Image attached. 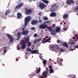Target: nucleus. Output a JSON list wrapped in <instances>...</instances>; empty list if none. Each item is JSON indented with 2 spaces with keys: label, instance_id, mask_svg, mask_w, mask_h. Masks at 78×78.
<instances>
[{
  "label": "nucleus",
  "instance_id": "nucleus-1",
  "mask_svg": "<svg viewBox=\"0 0 78 78\" xmlns=\"http://www.w3.org/2000/svg\"><path fill=\"white\" fill-rule=\"evenodd\" d=\"M48 27V25L47 24H45L44 23L40 25L38 27L40 29H43V30L47 29Z\"/></svg>",
  "mask_w": 78,
  "mask_h": 78
},
{
  "label": "nucleus",
  "instance_id": "nucleus-2",
  "mask_svg": "<svg viewBox=\"0 0 78 78\" xmlns=\"http://www.w3.org/2000/svg\"><path fill=\"white\" fill-rule=\"evenodd\" d=\"M27 51H31V53H32V54H37V53L39 52V51L37 50H34L32 51V50H31V49L28 47H27Z\"/></svg>",
  "mask_w": 78,
  "mask_h": 78
},
{
  "label": "nucleus",
  "instance_id": "nucleus-3",
  "mask_svg": "<svg viewBox=\"0 0 78 78\" xmlns=\"http://www.w3.org/2000/svg\"><path fill=\"white\" fill-rule=\"evenodd\" d=\"M25 10L26 11L25 12V14L26 15H29V14H30L32 12V10L31 9H28L27 8H25Z\"/></svg>",
  "mask_w": 78,
  "mask_h": 78
},
{
  "label": "nucleus",
  "instance_id": "nucleus-4",
  "mask_svg": "<svg viewBox=\"0 0 78 78\" xmlns=\"http://www.w3.org/2000/svg\"><path fill=\"white\" fill-rule=\"evenodd\" d=\"M45 6H46V5L43 2H41L39 4V7L42 10H43L44 8H45Z\"/></svg>",
  "mask_w": 78,
  "mask_h": 78
},
{
  "label": "nucleus",
  "instance_id": "nucleus-5",
  "mask_svg": "<svg viewBox=\"0 0 78 78\" xmlns=\"http://www.w3.org/2000/svg\"><path fill=\"white\" fill-rule=\"evenodd\" d=\"M26 44H28V45H27L28 47H30L31 45V43L30 42H29L30 41V40L27 37H26L24 38Z\"/></svg>",
  "mask_w": 78,
  "mask_h": 78
},
{
  "label": "nucleus",
  "instance_id": "nucleus-6",
  "mask_svg": "<svg viewBox=\"0 0 78 78\" xmlns=\"http://www.w3.org/2000/svg\"><path fill=\"white\" fill-rule=\"evenodd\" d=\"M7 36L8 38H9V42L10 43H11V42H13V41H14V38H13L11 36V35L9 34H7Z\"/></svg>",
  "mask_w": 78,
  "mask_h": 78
},
{
  "label": "nucleus",
  "instance_id": "nucleus-7",
  "mask_svg": "<svg viewBox=\"0 0 78 78\" xmlns=\"http://www.w3.org/2000/svg\"><path fill=\"white\" fill-rule=\"evenodd\" d=\"M23 5V3L22 2L20 3L18 5H17L16 8H15V9H20L22 6Z\"/></svg>",
  "mask_w": 78,
  "mask_h": 78
},
{
  "label": "nucleus",
  "instance_id": "nucleus-8",
  "mask_svg": "<svg viewBox=\"0 0 78 78\" xmlns=\"http://www.w3.org/2000/svg\"><path fill=\"white\" fill-rule=\"evenodd\" d=\"M49 71L48 70H46L43 72L42 73L43 76H44V78H46L47 77V74L48 73Z\"/></svg>",
  "mask_w": 78,
  "mask_h": 78
},
{
  "label": "nucleus",
  "instance_id": "nucleus-9",
  "mask_svg": "<svg viewBox=\"0 0 78 78\" xmlns=\"http://www.w3.org/2000/svg\"><path fill=\"white\" fill-rule=\"evenodd\" d=\"M57 8L58 7L56 5L54 4L52 5L51 8L52 9H53L52 11H55V9H56V8Z\"/></svg>",
  "mask_w": 78,
  "mask_h": 78
},
{
  "label": "nucleus",
  "instance_id": "nucleus-10",
  "mask_svg": "<svg viewBox=\"0 0 78 78\" xmlns=\"http://www.w3.org/2000/svg\"><path fill=\"white\" fill-rule=\"evenodd\" d=\"M28 33H29V30H25L22 32V34L23 35H27Z\"/></svg>",
  "mask_w": 78,
  "mask_h": 78
},
{
  "label": "nucleus",
  "instance_id": "nucleus-11",
  "mask_svg": "<svg viewBox=\"0 0 78 78\" xmlns=\"http://www.w3.org/2000/svg\"><path fill=\"white\" fill-rule=\"evenodd\" d=\"M61 60H62V59H60V58H57V62L58 64H59V66H61V64L62 63Z\"/></svg>",
  "mask_w": 78,
  "mask_h": 78
},
{
  "label": "nucleus",
  "instance_id": "nucleus-12",
  "mask_svg": "<svg viewBox=\"0 0 78 78\" xmlns=\"http://www.w3.org/2000/svg\"><path fill=\"white\" fill-rule=\"evenodd\" d=\"M73 3V0H67L66 1V3H67L69 5H70Z\"/></svg>",
  "mask_w": 78,
  "mask_h": 78
},
{
  "label": "nucleus",
  "instance_id": "nucleus-13",
  "mask_svg": "<svg viewBox=\"0 0 78 78\" xmlns=\"http://www.w3.org/2000/svg\"><path fill=\"white\" fill-rule=\"evenodd\" d=\"M38 22V21H37V20H33L31 21V24L32 25H35V24H36Z\"/></svg>",
  "mask_w": 78,
  "mask_h": 78
},
{
  "label": "nucleus",
  "instance_id": "nucleus-14",
  "mask_svg": "<svg viewBox=\"0 0 78 78\" xmlns=\"http://www.w3.org/2000/svg\"><path fill=\"white\" fill-rule=\"evenodd\" d=\"M30 19H31V17L30 16H27L25 18L24 20L27 22H29Z\"/></svg>",
  "mask_w": 78,
  "mask_h": 78
},
{
  "label": "nucleus",
  "instance_id": "nucleus-15",
  "mask_svg": "<svg viewBox=\"0 0 78 78\" xmlns=\"http://www.w3.org/2000/svg\"><path fill=\"white\" fill-rule=\"evenodd\" d=\"M50 16L51 17H56V14L54 12H52L50 14Z\"/></svg>",
  "mask_w": 78,
  "mask_h": 78
},
{
  "label": "nucleus",
  "instance_id": "nucleus-16",
  "mask_svg": "<svg viewBox=\"0 0 78 78\" xmlns=\"http://www.w3.org/2000/svg\"><path fill=\"white\" fill-rule=\"evenodd\" d=\"M17 17L18 19H20L22 17V13L18 12L17 14Z\"/></svg>",
  "mask_w": 78,
  "mask_h": 78
},
{
  "label": "nucleus",
  "instance_id": "nucleus-17",
  "mask_svg": "<svg viewBox=\"0 0 78 78\" xmlns=\"http://www.w3.org/2000/svg\"><path fill=\"white\" fill-rule=\"evenodd\" d=\"M10 12L11 11H10V10L9 9H8V10H6L5 11V16H7L8 14H9V13H10Z\"/></svg>",
  "mask_w": 78,
  "mask_h": 78
},
{
  "label": "nucleus",
  "instance_id": "nucleus-18",
  "mask_svg": "<svg viewBox=\"0 0 78 78\" xmlns=\"http://www.w3.org/2000/svg\"><path fill=\"white\" fill-rule=\"evenodd\" d=\"M61 30V28L60 27H57L55 29V31L57 33H58L59 31H60V30Z\"/></svg>",
  "mask_w": 78,
  "mask_h": 78
},
{
  "label": "nucleus",
  "instance_id": "nucleus-19",
  "mask_svg": "<svg viewBox=\"0 0 78 78\" xmlns=\"http://www.w3.org/2000/svg\"><path fill=\"white\" fill-rule=\"evenodd\" d=\"M41 1L44 3H46V4H48L49 3V2L47 0H41Z\"/></svg>",
  "mask_w": 78,
  "mask_h": 78
},
{
  "label": "nucleus",
  "instance_id": "nucleus-20",
  "mask_svg": "<svg viewBox=\"0 0 78 78\" xmlns=\"http://www.w3.org/2000/svg\"><path fill=\"white\" fill-rule=\"evenodd\" d=\"M62 45L63 46V47H68V44L66 43H63L62 44Z\"/></svg>",
  "mask_w": 78,
  "mask_h": 78
},
{
  "label": "nucleus",
  "instance_id": "nucleus-21",
  "mask_svg": "<svg viewBox=\"0 0 78 78\" xmlns=\"http://www.w3.org/2000/svg\"><path fill=\"white\" fill-rule=\"evenodd\" d=\"M57 43L58 44H59L60 43L61 44H60V45H62V41H59V40H57Z\"/></svg>",
  "mask_w": 78,
  "mask_h": 78
},
{
  "label": "nucleus",
  "instance_id": "nucleus-22",
  "mask_svg": "<svg viewBox=\"0 0 78 78\" xmlns=\"http://www.w3.org/2000/svg\"><path fill=\"white\" fill-rule=\"evenodd\" d=\"M60 51L61 53H62V52H64V51H66V50L62 48H60Z\"/></svg>",
  "mask_w": 78,
  "mask_h": 78
},
{
  "label": "nucleus",
  "instance_id": "nucleus-23",
  "mask_svg": "<svg viewBox=\"0 0 78 78\" xmlns=\"http://www.w3.org/2000/svg\"><path fill=\"white\" fill-rule=\"evenodd\" d=\"M21 32H19L17 34L18 36L19 37V38L17 39L18 40L20 39V35H21Z\"/></svg>",
  "mask_w": 78,
  "mask_h": 78
},
{
  "label": "nucleus",
  "instance_id": "nucleus-24",
  "mask_svg": "<svg viewBox=\"0 0 78 78\" xmlns=\"http://www.w3.org/2000/svg\"><path fill=\"white\" fill-rule=\"evenodd\" d=\"M24 26L25 27H26L27 25H28V21H27L24 20Z\"/></svg>",
  "mask_w": 78,
  "mask_h": 78
},
{
  "label": "nucleus",
  "instance_id": "nucleus-25",
  "mask_svg": "<svg viewBox=\"0 0 78 78\" xmlns=\"http://www.w3.org/2000/svg\"><path fill=\"white\" fill-rule=\"evenodd\" d=\"M51 35H54L55 34V30H52L51 31Z\"/></svg>",
  "mask_w": 78,
  "mask_h": 78
},
{
  "label": "nucleus",
  "instance_id": "nucleus-26",
  "mask_svg": "<svg viewBox=\"0 0 78 78\" xmlns=\"http://www.w3.org/2000/svg\"><path fill=\"white\" fill-rule=\"evenodd\" d=\"M45 40H46V38H44L42 41V44H45Z\"/></svg>",
  "mask_w": 78,
  "mask_h": 78
},
{
  "label": "nucleus",
  "instance_id": "nucleus-27",
  "mask_svg": "<svg viewBox=\"0 0 78 78\" xmlns=\"http://www.w3.org/2000/svg\"><path fill=\"white\" fill-rule=\"evenodd\" d=\"M68 16V15L67 14H65L63 15V19H66L67 18Z\"/></svg>",
  "mask_w": 78,
  "mask_h": 78
},
{
  "label": "nucleus",
  "instance_id": "nucleus-28",
  "mask_svg": "<svg viewBox=\"0 0 78 78\" xmlns=\"http://www.w3.org/2000/svg\"><path fill=\"white\" fill-rule=\"evenodd\" d=\"M40 72H41V68L39 67L37 70L36 73H39Z\"/></svg>",
  "mask_w": 78,
  "mask_h": 78
},
{
  "label": "nucleus",
  "instance_id": "nucleus-29",
  "mask_svg": "<svg viewBox=\"0 0 78 78\" xmlns=\"http://www.w3.org/2000/svg\"><path fill=\"white\" fill-rule=\"evenodd\" d=\"M49 71L50 72V73H54V71H53V69H50Z\"/></svg>",
  "mask_w": 78,
  "mask_h": 78
},
{
  "label": "nucleus",
  "instance_id": "nucleus-30",
  "mask_svg": "<svg viewBox=\"0 0 78 78\" xmlns=\"http://www.w3.org/2000/svg\"><path fill=\"white\" fill-rule=\"evenodd\" d=\"M17 48L18 50H20V45H17Z\"/></svg>",
  "mask_w": 78,
  "mask_h": 78
},
{
  "label": "nucleus",
  "instance_id": "nucleus-31",
  "mask_svg": "<svg viewBox=\"0 0 78 78\" xmlns=\"http://www.w3.org/2000/svg\"><path fill=\"white\" fill-rule=\"evenodd\" d=\"M43 20H48V18L46 17H43Z\"/></svg>",
  "mask_w": 78,
  "mask_h": 78
},
{
  "label": "nucleus",
  "instance_id": "nucleus-32",
  "mask_svg": "<svg viewBox=\"0 0 78 78\" xmlns=\"http://www.w3.org/2000/svg\"><path fill=\"white\" fill-rule=\"evenodd\" d=\"M43 63L44 65H46V64H47V61L45 60H43Z\"/></svg>",
  "mask_w": 78,
  "mask_h": 78
},
{
  "label": "nucleus",
  "instance_id": "nucleus-33",
  "mask_svg": "<svg viewBox=\"0 0 78 78\" xmlns=\"http://www.w3.org/2000/svg\"><path fill=\"white\" fill-rule=\"evenodd\" d=\"M25 45H26L25 44H23L21 46V47L22 48H25Z\"/></svg>",
  "mask_w": 78,
  "mask_h": 78
},
{
  "label": "nucleus",
  "instance_id": "nucleus-34",
  "mask_svg": "<svg viewBox=\"0 0 78 78\" xmlns=\"http://www.w3.org/2000/svg\"><path fill=\"white\" fill-rule=\"evenodd\" d=\"M37 42V40L36 38L35 39V40H34V44H36V43Z\"/></svg>",
  "mask_w": 78,
  "mask_h": 78
},
{
  "label": "nucleus",
  "instance_id": "nucleus-35",
  "mask_svg": "<svg viewBox=\"0 0 78 78\" xmlns=\"http://www.w3.org/2000/svg\"><path fill=\"white\" fill-rule=\"evenodd\" d=\"M54 48L55 49H57L58 48V45L56 44H54Z\"/></svg>",
  "mask_w": 78,
  "mask_h": 78
},
{
  "label": "nucleus",
  "instance_id": "nucleus-36",
  "mask_svg": "<svg viewBox=\"0 0 78 78\" xmlns=\"http://www.w3.org/2000/svg\"><path fill=\"white\" fill-rule=\"evenodd\" d=\"M63 31H66V30H67V28L66 27H64L63 28Z\"/></svg>",
  "mask_w": 78,
  "mask_h": 78
},
{
  "label": "nucleus",
  "instance_id": "nucleus-37",
  "mask_svg": "<svg viewBox=\"0 0 78 78\" xmlns=\"http://www.w3.org/2000/svg\"><path fill=\"white\" fill-rule=\"evenodd\" d=\"M71 44H73V45H74L75 44V42H74L73 41L71 42Z\"/></svg>",
  "mask_w": 78,
  "mask_h": 78
},
{
  "label": "nucleus",
  "instance_id": "nucleus-38",
  "mask_svg": "<svg viewBox=\"0 0 78 78\" xmlns=\"http://www.w3.org/2000/svg\"><path fill=\"white\" fill-rule=\"evenodd\" d=\"M34 37H36L37 36V34L36 33L35 34H34Z\"/></svg>",
  "mask_w": 78,
  "mask_h": 78
},
{
  "label": "nucleus",
  "instance_id": "nucleus-39",
  "mask_svg": "<svg viewBox=\"0 0 78 78\" xmlns=\"http://www.w3.org/2000/svg\"><path fill=\"white\" fill-rule=\"evenodd\" d=\"M75 11H77L78 10V5L77 6V7L74 9Z\"/></svg>",
  "mask_w": 78,
  "mask_h": 78
},
{
  "label": "nucleus",
  "instance_id": "nucleus-40",
  "mask_svg": "<svg viewBox=\"0 0 78 78\" xmlns=\"http://www.w3.org/2000/svg\"><path fill=\"white\" fill-rule=\"evenodd\" d=\"M42 40V39L41 38H39L37 40V42H39V41H41Z\"/></svg>",
  "mask_w": 78,
  "mask_h": 78
},
{
  "label": "nucleus",
  "instance_id": "nucleus-41",
  "mask_svg": "<svg viewBox=\"0 0 78 78\" xmlns=\"http://www.w3.org/2000/svg\"><path fill=\"white\" fill-rule=\"evenodd\" d=\"M73 47L74 48H78V45H76V46H75V45Z\"/></svg>",
  "mask_w": 78,
  "mask_h": 78
},
{
  "label": "nucleus",
  "instance_id": "nucleus-42",
  "mask_svg": "<svg viewBox=\"0 0 78 78\" xmlns=\"http://www.w3.org/2000/svg\"><path fill=\"white\" fill-rule=\"evenodd\" d=\"M35 29L34 27H32L31 28V30H35Z\"/></svg>",
  "mask_w": 78,
  "mask_h": 78
},
{
  "label": "nucleus",
  "instance_id": "nucleus-43",
  "mask_svg": "<svg viewBox=\"0 0 78 78\" xmlns=\"http://www.w3.org/2000/svg\"><path fill=\"white\" fill-rule=\"evenodd\" d=\"M48 30H49V31H52V30H51V27H50L49 28Z\"/></svg>",
  "mask_w": 78,
  "mask_h": 78
},
{
  "label": "nucleus",
  "instance_id": "nucleus-44",
  "mask_svg": "<svg viewBox=\"0 0 78 78\" xmlns=\"http://www.w3.org/2000/svg\"><path fill=\"white\" fill-rule=\"evenodd\" d=\"M48 67L50 69H52V66H48Z\"/></svg>",
  "mask_w": 78,
  "mask_h": 78
},
{
  "label": "nucleus",
  "instance_id": "nucleus-45",
  "mask_svg": "<svg viewBox=\"0 0 78 78\" xmlns=\"http://www.w3.org/2000/svg\"><path fill=\"white\" fill-rule=\"evenodd\" d=\"M38 22L39 23H41L42 22V20H38Z\"/></svg>",
  "mask_w": 78,
  "mask_h": 78
},
{
  "label": "nucleus",
  "instance_id": "nucleus-46",
  "mask_svg": "<svg viewBox=\"0 0 78 78\" xmlns=\"http://www.w3.org/2000/svg\"><path fill=\"white\" fill-rule=\"evenodd\" d=\"M51 48H55L54 46V45L51 46Z\"/></svg>",
  "mask_w": 78,
  "mask_h": 78
},
{
  "label": "nucleus",
  "instance_id": "nucleus-47",
  "mask_svg": "<svg viewBox=\"0 0 78 78\" xmlns=\"http://www.w3.org/2000/svg\"><path fill=\"white\" fill-rule=\"evenodd\" d=\"M25 30V28L24 27H23L22 28V30L23 31H24Z\"/></svg>",
  "mask_w": 78,
  "mask_h": 78
},
{
  "label": "nucleus",
  "instance_id": "nucleus-48",
  "mask_svg": "<svg viewBox=\"0 0 78 78\" xmlns=\"http://www.w3.org/2000/svg\"><path fill=\"white\" fill-rule=\"evenodd\" d=\"M45 22L46 23H49V22H50V21L48 20L47 21H46Z\"/></svg>",
  "mask_w": 78,
  "mask_h": 78
},
{
  "label": "nucleus",
  "instance_id": "nucleus-49",
  "mask_svg": "<svg viewBox=\"0 0 78 78\" xmlns=\"http://www.w3.org/2000/svg\"><path fill=\"white\" fill-rule=\"evenodd\" d=\"M42 12H41L39 13V16H42V15L41 14H42Z\"/></svg>",
  "mask_w": 78,
  "mask_h": 78
},
{
  "label": "nucleus",
  "instance_id": "nucleus-50",
  "mask_svg": "<svg viewBox=\"0 0 78 78\" xmlns=\"http://www.w3.org/2000/svg\"><path fill=\"white\" fill-rule=\"evenodd\" d=\"M6 50H7L6 49H5V51H4V53L5 54V53H6Z\"/></svg>",
  "mask_w": 78,
  "mask_h": 78
},
{
  "label": "nucleus",
  "instance_id": "nucleus-51",
  "mask_svg": "<svg viewBox=\"0 0 78 78\" xmlns=\"http://www.w3.org/2000/svg\"><path fill=\"white\" fill-rule=\"evenodd\" d=\"M69 50H72V51H73V50H76V48H74V49L70 48L69 49Z\"/></svg>",
  "mask_w": 78,
  "mask_h": 78
},
{
  "label": "nucleus",
  "instance_id": "nucleus-52",
  "mask_svg": "<svg viewBox=\"0 0 78 78\" xmlns=\"http://www.w3.org/2000/svg\"><path fill=\"white\" fill-rule=\"evenodd\" d=\"M48 41H50V40H51V37H49L48 38Z\"/></svg>",
  "mask_w": 78,
  "mask_h": 78
},
{
  "label": "nucleus",
  "instance_id": "nucleus-53",
  "mask_svg": "<svg viewBox=\"0 0 78 78\" xmlns=\"http://www.w3.org/2000/svg\"><path fill=\"white\" fill-rule=\"evenodd\" d=\"M49 40H48V39H47L46 40H45V42L46 43V42H48V41Z\"/></svg>",
  "mask_w": 78,
  "mask_h": 78
},
{
  "label": "nucleus",
  "instance_id": "nucleus-54",
  "mask_svg": "<svg viewBox=\"0 0 78 78\" xmlns=\"http://www.w3.org/2000/svg\"><path fill=\"white\" fill-rule=\"evenodd\" d=\"M21 2V0H19L18 1V3H20Z\"/></svg>",
  "mask_w": 78,
  "mask_h": 78
},
{
  "label": "nucleus",
  "instance_id": "nucleus-55",
  "mask_svg": "<svg viewBox=\"0 0 78 78\" xmlns=\"http://www.w3.org/2000/svg\"><path fill=\"white\" fill-rule=\"evenodd\" d=\"M37 77H38V78L40 77V76H39V75L37 76Z\"/></svg>",
  "mask_w": 78,
  "mask_h": 78
},
{
  "label": "nucleus",
  "instance_id": "nucleus-56",
  "mask_svg": "<svg viewBox=\"0 0 78 78\" xmlns=\"http://www.w3.org/2000/svg\"><path fill=\"white\" fill-rule=\"evenodd\" d=\"M23 42V41L21 40L20 41V43H22Z\"/></svg>",
  "mask_w": 78,
  "mask_h": 78
},
{
  "label": "nucleus",
  "instance_id": "nucleus-57",
  "mask_svg": "<svg viewBox=\"0 0 78 78\" xmlns=\"http://www.w3.org/2000/svg\"><path fill=\"white\" fill-rule=\"evenodd\" d=\"M69 76H72V75L69 74Z\"/></svg>",
  "mask_w": 78,
  "mask_h": 78
},
{
  "label": "nucleus",
  "instance_id": "nucleus-58",
  "mask_svg": "<svg viewBox=\"0 0 78 78\" xmlns=\"http://www.w3.org/2000/svg\"><path fill=\"white\" fill-rule=\"evenodd\" d=\"M3 48H6V47H4Z\"/></svg>",
  "mask_w": 78,
  "mask_h": 78
},
{
  "label": "nucleus",
  "instance_id": "nucleus-59",
  "mask_svg": "<svg viewBox=\"0 0 78 78\" xmlns=\"http://www.w3.org/2000/svg\"><path fill=\"white\" fill-rule=\"evenodd\" d=\"M41 55L40 54V55L39 56V57L40 58H41Z\"/></svg>",
  "mask_w": 78,
  "mask_h": 78
},
{
  "label": "nucleus",
  "instance_id": "nucleus-60",
  "mask_svg": "<svg viewBox=\"0 0 78 78\" xmlns=\"http://www.w3.org/2000/svg\"><path fill=\"white\" fill-rule=\"evenodd\" d=\"M31 0L32 1H36V0Z\"/></svg>",
  "mask_w": 78,
  "mask_h": 78
},
{
  "label": "nucleus",
  "instance_id": "nucleus-61",
  "mask_svg": "<svg viewBox=\"0 0 78 78\" xmlns=\"http://www.w3.org/2000/svg\"><path fill=\"white\" fill-rule=\"evenodd\" d=\"M77 39H78V34H77Z\"/></svg>",
  "mask_w": 78,
  "mask_h": 78
},
{
  "label": "nucleus",
  "instance_id": "nucleus-62",
  "mask_svg": "<svg viewBox=\"0 0 78 78\" xmlns=\"http://www.w3.org/2000/svg\"><path fill=\"white\" fill-rule=\"evenodd\" d=\"M76 15H77V16H78V13H76Z\"/></svg>",
  "mask_w": 78,
  "mask_h": 78
},
{
  "label": "nucleus",
  "instance_id": "nucleus-63",
  "mask_svg": "<svg viewBox=\"0 0 78 78\" xmlns=\"http://www.w3.org/2000/svg\"><path fill=\"white\" fill-rule=\"evenodd\" d=\"M74 77H76V75H74Z\"/></svg>",
  "mask_w": 78,
  "mask_h": 78
},
{
  "label": "nucleus",
  "instance_id": "nucleus-64",
  "mask_svg": "<svg viewBox=\"0 0 78 78\" xmlns=\"http://www.w3.org/2000/svg\"><path fill=\"white\" fill-rule=\"evenodd\" d=\"M51 59H49V61H51Z\"/></svg>",
  "mask_w": 78,
  "mask_h": 78
}]
</instances>
